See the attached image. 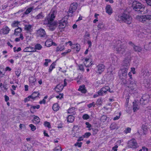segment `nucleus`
Masks as SVG:
<instances>
[{
  "instance_id": "nucleus-62",
  "label": "nucleus",
  "mask_w": 151,
  "mask_h": 151,
  "mask_svg": "<svg viewBox=\"0 0 151 151\" xmlns=\"http://www.w3.org/2000/svg\"><path fill=\"white\" fill-rule=\"evenodd\" d=\"M86 124V128H90L91 127V125L88 122H86L85 123Z\"/></svg>"
},
{
  "instance_id": "nucleus-2",
  "label": "nucleus",
  "mask_w": 151,
  "mask_h": 151,
  "mask_svg": "<svg viewBox=\"0 0 151 151\" xmlns=\"http://www.w3.org/2000/svg\"><path fill=\"white\" fill-rule=\"evenodd\" d=\"M132 18L130 16L124 12L121 15L118 17L117 20L119 21H123L127 24H130L131 23Z\"/></svg>"
},
{
  "instance_id": "nucleus-8",
  "label": "nucleus",
  "mask_w": 151,
  "mask_h": 151,
  "mask_svg": "<svg viewBox=\"0 0 151 151\" xmlns=\"http://www.w3.org/2000/svg\"><path fill=\"white\" fill-rule=\"evenodd\" d=\"M68 22L67 20H65L64 19H62L60 21H59L58 22V25L59 27L58 29H64L66 26Z\"/></svg>"
},
{
  "instance_id": "nucleus-5",
  "label": "nucleus",
  "mask_w": 151,
  "mask_h": 151,
  "mask_svg": "<svg viewBox=\"0 0 151 151\" xmlns=\"http://www.w3.org/2000/svg\"><path fill=\"white\" fill-rule=\"evenodd\" d=\"M78 6V4L76 3H73L70 4L69 11L68 12V16H73V13L76 11Z\"/></svg>"
},
{
  "instance_id": "nucleus-45",
  "label": "nucleus",
  "mask_w": 151,
  "mask_h": 151,
  "mask_svg": "<svg viewBox=\"0 0 151 151\" xmlns=\"http://www.w3.org/2000/svg\"><path fill=\"white\" fill-rule=\"evenodd\" d=\"M75 109V107H72L68 110V113H72L74 111Z\"/></svg>"
},
{
  "instance_id": "nucleus-23",
  "label": "nucleus",
  "mask_w": 151,
  "mask_h": 151,
  "mask_svg": "<svg viewBox=\"0 0 151 151\" xmlns=\"http://www.w3.org/2000/svg\"><path fill=\"white\" fill-rule=\"evenodd\" d=\"M148 124L147 123H145V124H143L142 126V129L143 130L144 133L145 134H146V132L147 130V128L148 127L147 126Z\"/></svg>"
},
{
  "instance_id": "nucleus-13",
  "label": "nucleus",
  "mask_w": 151,
  "mask_h": 151,
  "mask_svg": "<svg viewBox=\"0 0 151 151\" xmlns=\"http://www.w3.org/2000/svg\"><path fill=\"white\" fill-rule=\"evenodd\" d=\"M63 88L62 84H59L57 85L55 88V91L58 92H60Z\"/></svg>"
},
{
  "instance_id": "nucleus-21",
  "label": "nucleus",
  "mask_w": 151,
  "mask_h": 151,
  "mask_svg": "<svg viewBox=\"0 0 151 151\" xmlns=\"http://www.w3.org/2000/svg\"><path fill=\"white\" fill-rule=\"evenodd\" d=\"M121 70L122 76L124 77L123 78H126V77L127 76V68H126L125 69L121 68Z\"/></svg>"
},
{
  "instance_id": "nucleus-19",
  "label": "nucleus",
  "mask_w": 151,
  "mask_h": 151,
  "mask_svg": "<svg viewBox=\"0 0 151 151\" xmlns=\"http://www.w3.org/2000/svg\"><path fill=\"white\" fill-rule=\"evenodd\" d=\"M29 81L30 83H33V85H35V83L36 81V78L34 76H31L29 77Z\"/></svg>"
},
{
  "instance_id": "nucleus-31",
  "label": "nucleus",
  "mask_w": 151,
  "mask_h": 151,
  "mask_svg": "<svg viewBox=\"0 0 151 151\" xmlns=\"http://www.w3.org/2000/svg\"><path fill=\"white\" fill-rule=\"evenodd\" d=\"M52 108L54 111H57L59 109L58 104L57 103L54 104L52 106Z\"/></svg>"
},
{
  "instance_id": "nucleus-1",
  "label": "nucleus",
  "mask_w": 151,
  "mask_h": 151,
  "mask_svg": "<svg viewBox=\"0 0 151 151\" xmlns=\"http://www.w3.org/2000/svg\"><path fill=\"white\" fill-rule=\"evenodd\" d=\"M132 6L133 9L137 11L138 13L144 14L143 12L145 6L141 3L136 1H134L132 4Z\"/></svg>"
},
{
  "instance_id": "nucleus-37",
  "label": "nucleus",
  "mask_w": 151,
  "mask_h": 151,
  "mask_svg": "<svg viewBox=\"0 0 151 151\" xmlns=\"http://www.w3.org/2000/svg\"><path fill=\"white\" fill-rule=\"evenodd\" d=\"M133 48L134 51L136 52H139L142 50V49L140 47L137 46L134 47Z\"/></svg>"
},
{
  "instance_id": "nucleus-63",
  "label": "nucleus",
  "mask_w": 151,
  "mask_h": 151,
  "mask_svg": "<svg viewBox=\"0 0 151 151\" xmlns=\"http://www.w3.org/2000/svg\"><path fill=\"white\" fill-rule=\"evenodd\" d=\"M63 94L60 93L59 94V95H58L56 96V98H59L60 99H61L63 98Z\"/></svg>"
},
{
  "instance_id": "nucleus-61",
  "label": "nucleus",
  "mask_w": 151,
  "mask_h": 151,
  "mask_svg": "<svg viewBox=\"0 0 151 151\" xmlns=\"http://www.w3.org/2000/svg\"><path fill=\"white\" fill-rule=\"evenodd\" d=\"M92 129L93 132V134H96L98 131V130L97 129L92 128Z\"/></svg>"
},
{
  "instance_id": "nucleus-14",
  "label": "nucleus",
  "mask_w": 151,
  "mask_h": 151,
  "mask_svg": "<svg viewBox=\"0 0 151 151\" xmlns=\"http://www.w3.org/2000/svg\"><path fill=\"white\" fill-rule=\"evenodd\" d=\"M34 118L32 121L35 124H37L40 122V119L37 116L33 115Z\"/></svg>"
},
{
  "instance_id": "nucleus-15",
  "label": "nucleus",
  "mask_w": 151,
  "mask_h": 151,
  "mask_svg": "<svg viewBox=\"0 0 151 151\" xmlns=\"http://www.w3.org/2000/svg\"><path fill=\"white\" fill-rule=\"evenodd\" d=\"M106 12L109 15L112 13V10L110 5H107L106 7Z\"/></svg>"
},
{
  "instance_id": "nucleus-54",
  "label": "nucleus",
  "mask_w": 151,
  "mask_h": 151,
  "mask_svg": "<svg viewBox=\"0 0 151 151\" xmlns=\"http://www.w3.org/2000/svg\"><path fill=\"white\" fill-rule=\"evenodd\" d=\"M15 73L16 75L18 77H19L21 73V71L19 69H18L17 70L15 71Z\"/></svg>"
},
{
  "instance_id": "nucleus-53",
  "label": "nucleus",
  "mask_w": 151,
  "mask_h": 151,
  "mask_svg": "<svg viewBox=\"0 0 151 151\" xmlns=\"http://www.w3.org/2000/svg\"><path fill=\"white\" fill-rule=\"evenodd\" d=\"M131 130V129L130 128H127L124 131L125 133H129L130 132Z\"/></svg>"
},
{
  "instance_id": "nucleus-59",
  "label": "nucleus",
  "mask_w": 151,
  "mask_h": 151,
  "mask_svg": "<svg viewBox=\"0 0 151 151\" xmlns=\"http://www.w3.org/2000/svg\"><path fill=\"white\" fill-rule=\"evenodd\" d=\"M148 149L145 147H143L142 149L139 150V151H148Z\"/></svg>"
},
{
  "instance_id": "nucleus-58",
  "label": "nucleus",
  "mask_w": 151,
  "mask_h": 151,
  "mask_svg": "<svg viewBox=\"0 0 151 151\" xmlns=\"http://www.w3.org/2000/svg\"><path fill=\"white\" fill-rule=\"evenodd\" d=\"M78 67L80 70L84 71V69L83 68V66L82 65L80 64L78 65Z\"/></svg>"
},
{
  "instance_id": "nucleus-44",
  "label": "nucleus",
  "mask_w": 151,
  "mask_h": 151,
  "mask_svg": "<svg viewBox=\"0 0 151 151\" xmlns=\"http://www.w3.org/2000/svg\"><path fill=\"white\" fill-rule=\"evenodd\" d=\"M102 103V101L101 99H98L96 102V104L97 105H101Z\"/></svg>"
},
{
  "instance_id": "nucleus-38",
  "label": "nucleus",
  "mask_w": 151,
  "mask_h": 151,
  "mask_svg": "<svg viewBox=\"0 0 151 151\" xmlns=\"http://www.w3.org/2000/svg\"><path fill=\"white\" fill-rule=\"evenodd\" d=\"M78 129V126L75 125L73 128L72 131L73 132V133H77Z\"/></svg>"
},
{
  "instance_id": "nucleus-24",
  "label": "nucleus",
  "mask_w": 151,
  "mask_h": 151,
  "mask_svg": "<svg viewBox=\"0 0 151 151\" xmlns=\"http://www.w3.org/2000/svg\"><path fill=\"white\" fill-rule=\"evenodd\" d=\"M1 31L4 34H8L10 30V29L7 26L5 27L4 28L1 29Z\"/></svg>"
},
{
  "instance_id": "nucleus-35",
  "label": "nucleus",
  "mask_w": 151,
  "mask_h": 151,
  "mask_svg": "<svg viewBox=\"0 0 151 151\" xmlns=\"http://www.w3.org/2000/svg\"><path fill=\"white\" fill-rule=\"evenodd\" d=\"M55 64L54 62L52 63L50 66L49 69V72H50L52 70L53 68H55Z\"/></svg>"
},
{
  "instance_id": "nucleus-41",
  "label": "nucleus",
  "mask_w": 151,
  "mask_h": 151,
  "mask_svg": "<svg viewBox=\"0 0 151 151\" xmlns=\"http://www.w3.org/2000/svg\"><path fill=\"white\" fill-rule=\"evenodd\" d=\"M44 124L45 127H47L48 128H50L51 127L50 123L49 122L47 121L45 122Z\"/></svg>"
},
{
  "instance_id": "nucleus-43",
  "label": "nucleus",
  "mask_w": 151,
  "mask_h": 151,
  "mask_svg": "<svg viewBox=\"0 0 151 151\" xmlns=\"http://www.w3.org/2000/svg\"><path fill=\"white\" fill-rule=\"evenodd\" d=\"M71 51V50L68 49V50H66L64 52L62 53L61 55L63 56H65L66 55V54L70 52Z\"/></svg>"
},
{
  "instance_id": "nucleus-11",
  "label": "nucleus",
  "mask_w": 151,
  "mask_h": 151,
  "mask_svg": "<svg viewBox=\"0 0 151 151\" xmlns=\"http://www.w3.org/2000/svg\"><path fill=\"white\" fill-rule=\"evenodd\" d=\"M148 99H146L145 96H142V97L140 99V103L141 104L144 105L148 102Z\"/></svg>"
},
{
  "instance_id": "nucleus-10",
  "label": "nucleus",
  "mask_w": 151,
  "mask_h": 151,
  "mask_svg": "<svg viewBox=\"0 0 151 151\" xmlns=\"http://www.w3.org/2000/svg\"><path fill=\"white\" fill-rule=\"evenodd\" d=\"M97 70L96 72L99 74H101L105 69V66L102 64H99L97 67Z\"/></svg>"
},
{
  "instance_id": "nucleus-17",
  "label": "nucleus",
  "mask_w": 151,
  "mask_h": 151,
  "mask_svg": "<svg viewBox=\"0 0 151 151\" xmlns=\"http://www.w3.org/2000/svg\"><path fill=\"white\" fill-rule=\"evenodd\" d=\"M139 109V107L136 101L133 102V109L134 112H135Z\"/></svg>"
},
{
  "instance_id": "nucleus-46",
  "label": "nucleus",
  "mask_w": 151,
  "mask_h": 151,
  "mask_svg": "<svg viewBox=\"0 0 151 151\" xmlns=\"http://www.w3.org/2000/svg\"><path fill=\"white\" fill-rule=\"evenodd\" d=\"M91 135V133L90 132H86L83 136L85 138H88Z\"/></svg>"
},
{
  "instance_id": "nucleus-12",
  "label": "nucleus",
  "mask_w": 151,
  "mask_h": 151,
  "mask_svg": "<svg viewBox=\"0 0 151 151\" xmlns=\"http://www.w3.org/2000/svg\"><path fill=\"white\" fill-rule=\"evenodd\" d=\"M36 50H35L34 48H33L31 47H26L24 50V52H35Z\"/></svg>"
},
{
  "instance_id": "nucleus-28",
  "label": "nucleus",
  "mask_w": 151,
  "mask_h": 151,
  "mask_svg": "<svg viewBox=\"0 0 151 151\" xmlns=\"http://www.w3.org/2000/svg\"><path fill=\"white\" fill-rule=\"evenodd\" d=\"M44 16L42 12H40L35 17L36 19H42Z\"/></svg>"
},
{
  "instance_id": "nucleus-3",
  "label": "nucleus",
  "mask_w": 151,
  "mask_h": 151,
  "mask_svg": "<svg viewBox=\"0 0 151 151\" xmlns=\"http://www.w3.org/2000/svg\"><path fill=\"white\" fill-rule=\"evenodd\" d=\"M126 47H127L125 45L122 44V43L120 41H118L117 42V45L114 48V49L117 53L123 54L125 52Z\"/></svg>"
},
{
  "instance_id": "nucleus-16",
  "label": "nucleus",
  "mask_w": 151,
  "mask_h": 151,
  "mask_svg": "<svg viewBox=\"0 0 151 151\" xmlns=\"http://www.w3.org/2000/svg\"><path fill=\"white\" fill-rule=\"evenodd\" d=\"M129 64L128 62L126 60H124L123 61V64L122 67L121 68L125 69L126 68H127V70L129 67Z\"/></svg>"
},
{
  "instance_id": "nucleus-27",
  "label": "nucleus",
  "mask_w": 151,
  "mask_h": 151,
  "mask_svg": "<svg viewBox=\"0 0 151 151\" xmlns=\"http://www.w3.org/2000/svg\"><path fill=\"white\" fill-rule=\"evenodd\" d=\"M22 30V29L21 28H20L19 27L15 29L14 35L17 36H18V34L20 33Z\"/></svg>"
},
{
  "instance_id": "nucleus-30",
  "label": "nucleus",
  "mask_w": 151,
  "mask_h": 151,
  "mask_svg": "<svg viewBox=\"0 0 151 151\" xmlns=\"http://www.w3.org/2000/svg\"><path fill=\"white\" fill-rule=\"evenodd\" d=\"M110 88L108 86H106L101 88V91H102L104 93H105L106 92L110 90Z\"/></svg>"
},
{
  "instance_id": "nucleus-48",
  "label": "nucleus",
  "mask_w": 151,
  "mask_h": 151,
  "mask_svg": "<svg viewBox=\"0 0 151 151\" xmlns=\"http://www.w3.org/2000/svg\"><path fill=\"white\" fill-rule=\"evenodd\" d=\"M19 23V22L18 21H14L12 23V27H16L17 26Z\"/></svg>"
},
{
  "instance_id": "nucleus-36",
  "label": "nucleus",
  "mask_w": 151,
  "mask_h": 151,
  "mask_svg": "<svg viewBox=\"0 0 151 151\" xmlns=\"http://www.w3.org/2000/svg\"><path fill=\"white\" fill-rule=\"evenodd\" d=\"M42 48V46L40 44H37L35 46V50H40Z\"/></svg>"
},
{
  "instance_id": "nucleus-47",
  "label": "nucleus",
  "mask_w": 151,
  "mask_h": 151,
  "mask_svg": "<svg viewBox=\"0 0 151 151\" xmlns=\"http://www.w3.org/2000/svg\"><path fill=\"white\" fill-rule=\"evenodd\" d=\"M45 62L44 63V65L46 66H48V63L50 62L51 61L50 60L48 59H45Z\"/></svg>"
},
{
  "instance_id": "nucleus-50",
  "label": "nucleus",
  "mask_w": 151,
  "mask_h": 151,
  "mask_svg": "<svg viewBox=\"0 0 151 151\" xmlns=\"http://www.w3.org/2000/svg\"><path fill=\"white\" fill-rule=\"evenodd\" d=\"M107 118V117L106 115H103L101 117V121L104 122V120H106Z\"/></svg>"
},
{
  "instance_id": "nucleus-25",
  "label": "nucleus",
  "mask_w": 151,
  "mask_h": 151,
  "mask_svg": "<svg viewBox=\"0 0 151 151\" xmlns=\"http://www.w3.org/2000/svg\"><path fill=\"white\" fill-rule=\"evenodd\" d=\"M32 26L30 24L26 25L24 26V29L27 31V32H30L32 31Z\"/></svg>"
},
{
  "instance_id": "nucleus-56",
  "label": "nucleus",
  "mask_w": 151,
  "mask_h": 151,
  "mask_svg": "<svg viewBox=\"0 0 151 151\" xmlns=\"http://www.w3.org/2000/svg\"><path fill=\"white\" fill-rule=\"evenodd\" d=\"M82 144V143L81 142H77L75 144V146H78L79 147H81Z\"/></svg>"
},
{
  "instance_id": "nucleus-18",
  "label": "nucleus",
  "mask_w": 151,
  "mask_h": 151,
  "mask_svg": "<svg viewBox=\"0 0 151 151\" xmlns=\"http://www.w3.org/2000/svg\"><path fill=\"white\" fill-rule=\"evenodd\" d=\"M55 16L53 13H52L50 17L48 18L47 19H45V22H48V21L53 22V21L55 18Z\"/></svg>"
},
{
  "instance_id": "nucleus-6",
  "label": "nucleus",
  "mask_w": 151,
  "mask_h": 151,
  "mask_svg": "<svg viewBox=\"0 0 151 151\" xmlns=\"http://www.w3.org/2000/svg\"><path fill=\"white\" fill-rule=\"evenodd\" d=\"M139 17V21L143 23L148 22V21L151 22V15H142Z\"/></svg>"
},
{
  "instance_id": "nucleus-51",
  "label": "nucleus",
  "mask_w": 151,
  "mask_h": 151,
  "mask_svg": "<svg viewBox=\"0 0 151 151\" xmlns=\"http://www.w3.org/2000/svg\"><path fill=\"white\" fill-rule=\"evenodd\" d=\"M98 27L100 29H102L103 28L104 25L103 24L102 22H101L98 24Z\"/></svg>"
},
{
  "instance_id": "nucleus-4",
  "label": "nucleus",
  "mask_w": 151,
  "mask_h": 151,
  "mask_svg": "<svg viewBox=\"0 0 151 151\" xmlns=\"http://www.w3.org/2000/svg\"><path fill=\"white\" fill-rule=\"evenodd\" d=\"M44 24L47 25V26L48 27V29L49 30L53 31L58 25V22L57 21H54L53 22L48 21V22H45Z\"/></svg>"
},
{
  "instance_id": "nucleus-64",
  "label": "nucleus",
  "mask_w": 151,
  "mask_h": 151,
  "mask_svg": "<svg viewBox=\"0 0 151 151\" xmlns=\"http://www.w3.org/2000/svg\"><path fill=\"white\" fill-rule=\"evenodd\" d=\"M145 1L147 4L151 6V0H145Z\"/></svg>"
},
{
  "instance_id": "nucleus-49",
  "label": "nucleus",
  "mask_w": 151,
  "mask_h": 151,
  "mask_svg": "<svg viewBox=\"0 0 151 151\" xmlns=\"http://www.w3.org/2000/svg\"><path fill=\"white\" fill-rule=\"evenodd\" d=\"M21 48L20 47H18L17 49V47H14V52H16V51L18 52L21 51Z\"/></svg>"
},
{
  "instance_id": "nucleus-32",
  "label": "nucleus",
  "mask_w": 151,
  "mask_h": 151,
  "mask_svg": "<svg viewBox=\"0 0 151 151\" xmlns=\"http://www.w3.org/2000/svg\"><path fill=\"white\" fill-rule=\"evenodd\" d=\"M33 8L32 7H29L27 9L26 11L24 12L25 14H29L33 10Z\"/></svg>"
},
{
  "instance_id": "nucleus-39",
  "label": "nucleus",
  "mask_w": 151,
  "mask_h": 151,
  "mask_svg": "<svg viewBox=\"0 0 151 151\" xmlns=\"http://www.w3.org/2000/svg\"><path fill=\"white\" fill-rule=\"evenodd\" d=\"M64 49L63 46H60L56 48V51L57 52L59 51H61Z\"/></svg>"
},
{
  "instance_id": "nucleus-20",
  "label": "nucleus",
  "mask_w": 151,
  "mask_h": 151,
  "mask_svg": "<svg viewBox=\"0 0 151 151\" xmlns=\"http://www.w3.org/2000/svg\"><path fill=\"white\" fill-rule=\"evenodd\" d=\"M40 95L38 91L34 92L31 95H30L31 97V99L35 100V98L39 96Z\"/></svg>"
},
{
  "instance_id": "nucleus-33",
  "label": "nucleus",
  "mask_w": 151,
  "mask_h": 151,
  "mask_svg": "<svg viewBox=\"0 0 151 151\" xmlns=\"http://www.w3.org/2000/svg\"><path fill=\"white\" fill-rule=\"evenodd\" d=\"M74 49L78 52L80 49V46L79 45L76 44L74 45Z\"/></svg>"
},
{
  "instance_id": "nucleus-60",
  "label": "nucleus",
  "mask_w": 151,
  "mask_h": 151,
  "mask_svg": "<svg viewBox=\"0 0 151 151\" xmlns=\"http://www.w3.org/2000/svg\"><path fill=\"white\" fill-rule=\"evenodd\" d=\"M115 124H112L110 125V128L111 129H114L115 128Z\"/></svg>"
},
{
  "instance_id": "nucleus-55",
  "label": "nucleus",
  "mask_w": 151,
  "mask_h": 151,
  "mask_svg": "<svg viewBox=\"0 0 151 151\" xmlns=\"http://www.w3.org/2000/svg\"><path fill=\"white\" fill-rule=\"evenodd\" d=\"M151 75V74H150L148 72L147 73H145L144 74V76H144V77L145 78V79H147L148 78L147 77H149V76H150Z\"/></svg>"
},
{
  "instance_id": "nucleus-7",
  "label": "nucleus",
  "mask_w": 151,
  "mask_h": 151,
  "mask_svg": "<svg viewBox=\"0 0 151 151\" xmlns=\"http://www.w3.org/2000/svg\"><path fill=\"white\" fill-rule=\"evenodd\" d=\"M128 146L129 148L135 149L137 148L138 145L136 140L132 139L128 141Z\"/></svg>"
},
{
  "instance_id": "nucleus-40",
  "label": "nucleus",
  "mask_w": 151,
  "mask_h": 151,
  "mask_svg": "<svg viewBox=\"0 0 151 151\" xmlns=\"http://www.w3.org/2000/svg\"><path fill=\"white\" fill-rule=\"evenodd\" d=\"M29 127L31 128V129L32 131H34L36 129V127L33 124H31L29 125Z\"/></svg>"
},
{
  "instance_id": "nucleus-29",
  "label": "nucleus",
  "mask_w": 151,
  "mask_h": 151,
  "mask_svg": "<svg viewBox=\"0 0 151 151\" xmlns=\"http://www.w3.org/2000/svg\"><path fill=\"white\" fill-rule=\"evenodd\" d=\"M52 41L51 40H47L45 43V45L47 47H50L52 45Z\"/></svg>"
},
{
  "instance_id": "nucleus-57",
  "label": "nucleus",
  "mask_w": 151,
  "mask_h": 151,
  "mask_svg": "<svg viewBox=\"0 0 151 151\" xmlns=\"http://www.w3.org/2000/svg\"><path fill=\"white\" fill-rule=\"evenodd\" d=\"M30 99H31V96H28L27 97L24 99V102L26 103L28 101H29L30 100Z\"/></svg>"
},
{
  "instance_id": "nucleus-52",
  "label": "nucleus",
  "mask_w": 151,
  "mask_h": 151,
  "mask_svg": "<svg viewBox=\"0 0 151 151\" xmlns=\"http://www.w3.org/2000/svg\"><path fill=\"white\" fill-rule=\"evenodd\" d=\"M95 104L94 102H93L92 103H90L88 105V107L89 108H91L92 106L93 107H94L95 106Z\"/></svg>"
},
{
  "instance_id": "nucleus-26",
  "label": "nucleus",
  "mask_w": 151,
  "mask_h": 151,
  "mask_svg": "<svg viewBox=\"0 0 151 151\" xmlns=\"http://www.w3.org/2000/svg\"><path fill=\"white\" fill-rule=\"evenodd\" d=\"M75 119V117L74 116L71 115H69L67 117V121L68 122H73Z\"/></svg>"
},
{
  "instance_id": "nucleus-9",
  "label": "nucleus",
  "mask_w": 151,
  "mask_h": 151,
  "mask_svg": "<svg viewBox=\"0 0 151 151\" xmlns=\"http://www.w3.org/2000/svg\"><path fill=\"white\" fill-rule=\"evenodd\" d=\"M38 36L41 38L46 39L47 36L46 35L44 29H41L37 31Z\"/></svg>"
},
{
  "instance_id": "nucleus-22",
  "label": "nucleus",
  "mask_w": 151,
  "mask_h": 151,
  "mask_svg": "<svg viewBox=\"0 0 151 151\" xmlns=\"http://www.w3.org/2000/svg\"><path fill=\"white\" fill-rule=\"evenodd\" d=\"M40 107V106L39 105H37L36 106L31 105L30 108V112L31 113L33 114L34 113V110L36 109H38Z\"/></svg>"
},
{
  "instance_id": "nucleus-42",
  "label": "nucleus",
  "mask_w": 151,
  "mask_h": 151,
  "mask_svg": "<svg viewBox=\"0 0 151 151\" xmlns=\"http://www.w3.org/2000/svg\"><path fill=\"white\" fill-rule=\"evenodd\" d=\"M82 118L84 119L87 120L89 119V116L88 114H86L83 116Z\"/></svg>"
},
{
  "instance_id": "nucleus-34",
  "label": "nucleus",
  "mask_w": 151,
  "mask_h": 151,
  "mask_svg": "<svg viewBox=\"0 0 151 151\" xmlns=\"http://www.w3.org/2000/svg\"><path fill=\"white\" fill-rule=\"evenodd\" d=\"M20 39L22 40L24 39V37H23V35L22 34H20L19 37L16 38L15 40V41L16 42H19V41H20Z\"/></svg>"
}]
</instances>
